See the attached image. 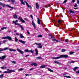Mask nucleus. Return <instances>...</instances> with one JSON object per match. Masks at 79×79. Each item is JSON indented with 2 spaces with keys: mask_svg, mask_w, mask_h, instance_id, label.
<instances>
[{
  "mask_svg": "<svg viewBox=\"0 0 79 79\" xmlns=\"http://www.w3.org/2000/svg\"><path fill=\"white\" fill-rule=\"evenodd\" d=\"M68 55H61L60 57H52V59L54 60H57V59H59L60 58H68Z\"/></svg>",
  "mask_w": 79,
  "mask_h": 79,
  "instance_id": "obj_1",
  "label": "nucleus"
},
{
  "mask_svg": "<svg viewBox=\"0 0 79 79\" xmlns=\"http://www.w3.org/2000/svg\"><path fill=\"white\" fill-rule=\"evenodd\" d=\"M35 45H38L39 46L38 47V48H41L42 47V46H41V45L42 44L41 43H35Z\"/></svg>",
  "mask_w": 79,
  "mask_h": 79,
  "instance_id": "obj_2",
  "label": "nucleus"
},
{
  "mask_svg": "<svg viewBox=\"0 0 79 79\" xmlns=\"http://www.w3.org/2000/svg\"><path fill=\"white\" fill-rule=\"evenodd\" d=\"M12 72H15V70H11L9 71V72L4 71V72H3V73H11Z\"/></svg>",
  "mask_w": 79,
  "mask_h": 79,
  "instance_id": "obj_3",
  "label": "nucleus"
},
{
  "mask_svg": "<svg viewBox=\"0 0 79 79\" xmlns=\"http://www.w3.org/2000/svg\"><path fill=\"white\" fill-rule=\"evenodd\" d=\"M8 49V48H0V53H1V52L3 51L4 50H6Z\"/></svg>",
  "mask_w": 79,
  "mask_h": 79,
  "instance_id": "obj_4",
  "label": "nucleus"
},
{
  "mask_svg": "<svg viewBox=\"0 0 79 79\" xmlns=\"http://www.w3.org/2000/svg\"><path fill=\"white\" fill-rule=\"evenodd\" d=\"M18 21L16 20L15 21L13 20V23L15 24V25H18V26H20V24L19 23H18Z\"/></svg>",
  "mask_w": 79,
  "mask_h": 79,
  "instance_id": "obj_5",
  "label": "nucleus"
},
{
  "mask_svg": "<svg viewBox=\"0 0 79 79\" xmlns=\"http://www.w3.org/2000/svg\"><path fill=\"white\" fill-rule=\"evenodd\" d=\"M17 50L19 52L21 53V54H24V52H23V51H22L21 50H20L18 48H17Z\"/></svg>",
  "mask_w": 79,
  "mask_h": 79,
  "instance_id": "obj_6",
  "label": "nucleus"
},
{
  "mask_svg": "<svg viewBox=\"0 0 79 79\" xmlns=\"http://www.w3.org/2000/svg\"><path fill=\"white\" fill-rule=\"evenodd\" d=\"M32 25L34 27V28L35 29L36 28V26H35V23L33 21V20H32Z\"/></svg>",
  "mask_w": 79,
  "mask_h": 79,
  "instance_id": "obj_7",
  "label": "nucleus"
},
{
  "mask_svg": "<svg viewBox=\"0 0 79 79\" xmlns=\"http://www.w3.org/2000/svg\"><path fill=\"white\" fill-rule=\"evenodd\" d=\"M0 5H1V6H2L3 8H5V6H6V4L4 3H2V2H0Z\"/></svg>",
  "mask_w": 79,
  "mask_h": 79,
  "instance_id": "obj_8",
  "label": "nucleus"
},
{
  "mask_svg": "<svg viewBox=\"0 0 79 79\" xmlns=\"http://www.w3.org/2000/svg\"><path fill=\"white\" fill-rule=\"evenodd\" d=\"M6 58V56L4 55L1 57L0 59L1 60H5Z\"/></svg>",
  "mask_w": 79,
  "mask_h": 79,
  "instance_id": "obj_9",
  "label": "nucleus"
},
{
  "mask_svg": "<svg viewBox=\"0 0 79 79\" xmlns=\"http://www.w3.org/2000/svg\"><path fill=\"white\" fill-rule=\"evenodd\" d=\"M7 39L10 41L11 40H12V38H11V37L9 36H7Z\"/></svg>",
  "mask_w": 79,
  "mask_h": 79,
  "instance_id": "obj_10",
  "label": "nucleus"
},
{
  "mask_svg": "<svg viewBox=\"0 0 79 79\" xmlns=\"http://www.w3.org/2000/svg\"><path fill=\"white\" fill-rule=\"evenodd\" d=\"M31 66H37V64L36 63H33L31 64Z\"/></svg>",
  "mask_w": 79,
  "mask_h": 79,
  "instance_id": "obj_11",
  "label": "nucleus"
},
{
  "mask_svg": "<svg viewBox=\"0 0 79 79\" xmlns=\"http://www.w3.org/2000/svg\"><path fill=\"white\" fill-rule=\"evenodd\" d=\"M19 42H21V43L23 44H25V41H24L21 40H19Z\"/></svg>",
  "mask_w": 79,
  "mask_h": 79,
  "instance_id": "obj_12",
  "label": "nucleus"
},
{
  "mask_svg": "<svg viewBox=\"0 0 79 79\" xmlns=\"http://www.w3.org/2000/svg\"><path fill=\"white\" fill-rule=\"evenodd\" d=\"M9 50L10 51V52H16V50L15 49H12L11 48L9 49Z\"/></svg>",
  "mask_w": 79,
  "mask_h": 79,
  "instance_id": "obj_13",
  "label": "nucleus"
},
{
  "mask_svg": "<svg viewBox=\"0 0 79 79\" xmlns=\"http://www.w3.org/2000/svg\"><path fill=\"white\" fill-rule=\"evenodd\" d=\"M46 66H47V65H41L40 67V68H45V67H46Z\"/></svg>",
  "mask_w": 79,
  "mask_h": 79,
  "instance_id": "obj_14",
  "label": "nucleus"
},
{
  "mask_svg": "<svg viewBox=\"0 0 79 79\" xmlns=\"http://www.w3.org/2000/svg\"><path fill=\"white\" fill-rule=\"evenodd\" d=\"M54 63H56V64H60V65H61V64H62L57 61H54Z\"/></svg>",
  "mask_w": 79,
  "mask_h": 79,
  "instance_id": "obj_15",
  "label": "nucleus"
},
{
  "mask_svg": "<svg viewBox=\"0 0 79 79\" xmlns=\"http://www.w3.org/2000/svg\"><path fill=\"white\" fill-rule=\"evenodd\" d=\"M37 23L38 24H40V19L39 18H37Z\"/></svg>",
  "mask_w": 79,
  "mask_h": 79,
  "instance_id": "obj_16",
  "label": "nucleus"
},
{
  "mask_svg": "<svg viewBox=\"0 0 79 79\" xmlns=\"http://www.w3.org/2000/svg\"><path fill=\"white\" fill-rule=\"evenodd\" d=\"M35 55H36L37 56L38 55L39 52L38 51V50H37V49H35Z\"/></svg>",
  "mask_w": 79,
  "mask_h": 79,
  "instance_id": "obj_17",
  "label": "nucleus"
},
{
  "mask_svg": "<svg viewBox=\"0 0 79 79\" xmlns=\"http://www.w3.org/2000/svg\"><path fill=\"white\" fill-rule=\"evenodd\" d=\"M36 6L37 9L39 8V4H38V3H36Z\"/></svg>",
  "mask_w": 79,
  "mask_h": 79,
  "instance_id": "obj_18",
  "label": "nucleus"
},
{
  "mask_svg": "<svg viewBox=\"0 0 79 79\" xmlns=\"http://www.w3.org/2000/svg\"><path fill=\"white\" fill-rule=\"evenodd\" d=\"M25 3H26L27 6L28 7V8H29L30 7V6H31L29 5V4H28V3H27V2H26V1H24Z\"/></svg>",
  "mask_w": 79,
  "mask_h": 79,
  "instance_id": "obj_19",
  "label": "nucleus"
},
{
  "mask_svg": "<svg viewBox=\"0 0 79 79\" xmlns=\"http://www.w3.org/2000/svg\"><path fill=\"white\" fill-rule=\"evenodd\" d=\"M52 40L54 42H59V41L55 39H52Z\"/></svg>",
  "mask_w": 79,
  "mask_h": 79,
  "instance_id": "obj_20",
  "label": "nucleus"
},
{
  "mask_svg": "<svg viewBox=\"0 0 79 79\" xmlns=\"http://www.w3.org/2000/svg\"><path fill=\"white\" fill-rule=\"evenodd\" d=\"M13 16L15 19H17V18H18V17L17 16V15H16V14L14 15H13Z\"/></svg>",
  "mask_w": 79,
  "mask_h": 79,
  "instance_id": "obj_21",
  "label": "nucleus"
},
{
  "mask_svg": "<svg viewBox=\"0 0 79 79\" xmlns=\"http://www.w3.org/2000/svg\"><path fill=\"white\" fill-rule=\"evenodd\" d=\"M47 69L48 71H50V72H51L52 73H53V71L50 68H48Z\"/></svg>",
  "mask_w": 79,
  "mask_h": 79,
  "instance_id": "obj_22",
  "label": "nucleus"
},
{
  "mask_svg": "<svg viewBox=\"0 0 79 79\" xmlns=\"http://www.w3.org/2000/svg\"><path fill=\"white\" fill-rule=\"evenodd\" d=\"M20 2H21V4H22V5H26L25 4V3H24V2H23V0H20Z\"/></svg>",
  "mask_w": 79,
  "mask_h": 79,
  "instance_id": "obj_23",
  "label": "nucleus"
},
{
  "mask_svg": "<svg viewBox=\"0 0 79 79\" xmlns=\"http://www.w3.org/2000/svg\"><path fill=\"white\" fill-rule=\"evenodd\" d=\"M43 58L41 57H36V60H42Z\"/></svg>",
  "mask_w": 79,
  "mask_h": 79,
  "instance_id": "obj_24",
  "label": "nucleus"
},
{
  "mask_svg": "<svg viewBox=\"0 0 79 79\" xmlns=\"http://www.w3.org/2000/svg\"><path fill=\"white\" fill-rule=\"evenodd\" d=\"M11 1L12 4H14V3L15 2V0H10Z\"/></svg>",
  "mask_w": 79,
  "mask_h": 79,
  "instance_id": "obj_25",
  "label": "nucleus"
},
{
  "mask_svg": "<svg viewBox=\"0 0 79 79\" xmlns=\"http://www.w3.org/2000/svg\"><path fill=\"white\" fill-rule=\"evenodd\" d=\"M6 6H8L9 8H11V9H13V7H12L8 5H6Z\"/></svg>",
  "mask_w": 79,
  "mask_h": 79,
  "instance_id": "obj_26",
  "label": "nucleus"
},
{
  "mask_svg": "<svg viewBox=\"0 0 79 79\" xmlns=\"http://www.w3.org/2000/svg\"><path fill=\"white\" fill-rule=\"evenodd\" d=\"M0 68H1V69H6V67L5 66H3L2 67H0Z\"/></svg>",
  "mask_w": 79,
  "mask_h": 79,
  "instance_id": "obj_27",
  "label": "nucleus"
},
{
  "mask_svg": "<svg viewBox=\"0 0 79 79\" xmlns=\"http://www.w3.org/2000/svg\"><path fill=\"white\" fill-rule=\"evenodd\" d=\"M20 36L21 38H24V36L23 35V34H20Z\"/></svg>",
  "mask_w": 79,
  "mask_h": 79,
  "instance_id": "obj_28",
  "label": "nucleus"
},
{
  "mask_svg": "<svg viewBox=\"0 0 79 79\" xmlns=\"http://www.w3.org/2000/svg\"><path fill=\"white\" fill-rule=\"evenodd\" d=\"M4 75V74H2L0 76V77H1V79H3V75Z\"/></svg>",
  "mask_w": 79,
  "mask_h": 79,
  "instance_id": "obj_29",
  "label": "nucleus"
},
{
  "mask_svg": "<svg viewBox=\"0 0 79 79\" xmlns=\"http://www.w3.org/2000/svg\"><path fill=\"white\" fill-rule=\"evenodd\" d=\"M64 77H67V78H71V77L69 76H64Z\"/></svg>",
  "mask_w": 79,
  "mask_h": 79,
  "instance_id": "obj_30",
  "label": "nucleus"
},
{
  "mask_svg": "<svg viewBox=\"0 0 79 79\" xmlns=\"http://www.w3.org/2000/svg\"><path fill=\"white\" fill-rule=\"evenodd\" d=\"M21 22H22L23 23H25V21L23 19H21Z\"/></svg>",
  "mask_w": 79,
  "mask_h": 79,
  "instance_id": "obj_31",
  "label": "nucleus"
},
{
  "mask_svg": "<svg viewBox=\"0 0 79 79\" xmlns=\"http://www.w3.org/2000/svg\"><path fill=\"white\" fill-rule=\"evenodd\" d=\"M7 27H3L1 29V30H4V29H7Z\"/></svg>",
  "mask_w": 79,
  "mask_h": 79,
  "instance_id": "obj_32",
  "label": "nucleus"
},
{
  "mask_svg": "<svg viewBox=\"0 0 79 79\" xmlns=\"http://www.w3.org/2000/svg\"><path fill=\"white\" fill-rule=\"evenodd\" d=\"M77 67H74V68L73 69V70L75 71H76V69H77Z\"/></svg>",
  "mask_w": 79,
  "mask_h": 79,
  "instance_id": "obj_33",
  "label": "nucleus"
},
{
  "mask_svg": "<svg viewBox=\"0 0 79 79\" xmlns=\"http://www.w3.org/2000/svg\"><path fill=\"white\" fill-rule=\"evenodd\" d=\"M7 39V36L5 37H2V39Z\"/></svg>",
  "mask_w": 79,
  "mask_h": 79,
  "instance_id": "obj_34",
  "label": "nucleus"
},
{
  "mask_svg": "<svg viewBox=\"0 0 79 79\" xmlns=\"http://www.w3.org/2000/svg\"><path fill=\"white\" fill-rule=\"evenodd\" d=\"M15 42H17V41H18V39L16 37H15Z\"/></svg>",
  "mask_w": 79,
  "mask_h": 79,
  "instance_id": "obj_35",
  "label": "nucleus"
},
{
  "mask_svg": "<svg viewBox=\"0 0 79 79\" xmlns=\"http://www.w3.org/2000/svg\"><path fill=\"white\" fill-rule=\"evenodd\" d=\"M75 62H76V61H72L70 62H69V63H75Z\"/></svg>",
  "mask_w": 79,
  "mask_h": 79,
  "instance_id": "obj_36",
  "label": "nucleus"
},
{
  "mask_svg": "<svg viewBox=\"0 0 79 79\" xmlns=\"http://www.w3.org/2000/svg\"><path fill=\"white\" fill-rule=\"evenodd\" d=\"M19 26H20V27L23 30H24V28H23V26H21V24H20V25H19Z\"/></svg>",
  "mask_w": 79,
  "mask_h": 79,
  "instance_id": "obj_37",
  "label": "nucleus"
},
{
  "mask_svg": "<svg viewBox=\"0 0 79 79\" xmlns=\"http://www.w3.org/2000/svg\"><path fill=\"white\" fill-rule=\"evenodd\" d=\"M70 12L71 13H74V11H73L72 10H70Z\"/></svg>",
  "mask_w": 79,
  "mask_h": 79,
  "instance_id": "obj_38",
  "label": "nucleus"
},
{
  "mask_svg": "<svg viewBox=\"0 0 79 79\" xmlns=\"http://www.w3.org/2000/svg\"><path fill=\"white\" fill-rule=\"evenodd\" d=\"M23 70H24V69L23 68H21L18 70V71H23Z\"/></svg>",
  "mask_w": 79,
  "mask_h": 79,
  "instance_id": "obj_39",
  "label": "nucleus"
},
{
  "mask_svg": "<svg viewBox=\"0 0 79 79\" xmlns=\"http://www.w3.org/2000/svg\"><path fill=\"white\" fill-rule=\"evenodd\" d=\"M24 51L25 52H29V50L27 49H26L24 50Z\"/></svg>",
  "mask_w": 79,
  "mask_h": 79,
  "instance_id": "obj_40",
  "label": "nucleus"
},
{
  "mask_svg": "<svg viewBox=\"0 0 79 79\" xmlns=\"http://www.w3.org/2000/svg\"><path fill=\"white\" fill-rule=\"evenodd\" d=\"M58 22L59 24H60V23H61V21L60 20H58Z\"/></svg>",
  "mask_w": 79,
  "mask_h": 79,
  "instance_id": "obj_41",
  "label": "nucleus"
},
{
  "mask_svg": "<svg viewBox=\"0 0 79 79\" xmlns=\"http://www.w3.org/2000/svg\"><path fill=\"white\" fill-rule=\"evenodd\" d=\"M65 51H66V50L65 49H62L61 52H65Z\"/></svg>",
  "mask_w": 79,
  "mask_h": 79,
  "instance_id": "obj_42",
  "label": "nucleus"
},
{
  "mask_svg": "<svg viewBox=\"0 0 79 79\" xmlns=\"http://www.w3.org/2000/svg\"><path fill=\"white\" fill-rule=\"evenodd\" d=\"M74 7H77V4L76 3L74 5Z\"/></svg>",
  "mask_w": 79,
  "mask_h": 79,
  "instance_id": "obj_43",
  "label": "nucleus"
},
{
  "mask_svg": "<svg viewBox=\"0 0 79 79\" xmlns=\"http://www.w3.org/2000/svg\"><path fill=\"white\" fill-rule=\"evenodd\" d=\"M38 37H42V35H40L38 36Z\"/></svg>",
  "mask_w": 79,
  "mask_h": 79,
  "instance_id": "obj_44",
  "label": "nucleus"
},
{
  "mask_svg": "<svg viewBox=\"0 0 79 79\" xmlns=\"http://www.w3.org/2000/svg\"><path fill=\"white\" fill-rule=\"evenodd\" d=\"M29 52H31L32 53H34V51L31 50L29 51Z\"/></svg>",
  "mask_w": 79,
  "mask_h": 79,
  "instance_id": "obj_45",
  "label": "nucleus"
},
{
  "mask_svg": "<svg viewBox=\"0 0 79 79\" xmlns=\"http://www.w3.org/2000/svg\"><path fill=\"white\" fill-rule=\"evenodd\" d=\"M33 69H34V68H32L29 69L30 71H32Z\"/></svg>",
  "mask_w": 79,
  "mask_h": 79,
  "instance_id": "obj_46",
  "label": "nucleus"
},
{
  "mask_svg": "<svg viewBox=\"0 0 79 79\" xmlns=\"http://www.w3.org/2000/svg\"><path fill=\"white\" fill-rule=\"evenodd\" d=\"M22 17H19V18H18V19H19H19H20V21H21V19H22Z\"/></svg>",
  "mask_w": 79,
  "mask_h": 79,
  "instance_id": "obj_47",
  "label": "nucleus"
},
{
  "mask_svg": "<svg viewBox=\"0 0 79 79\" xmlns=\"http://www.w3.org/2000/svg\"><path fill=\"white\" fill-rule=\"evenodd\" d=\"M76 74H79V70H78L77 71H76Z\"/></svg>",
  "mask_w": 79,
  "mask_h": 79,
  "instance_id": "obj_48",
  "label": "nucleus"
},
{
  "mask_svg": "<svg viewBox=\"0 0 79 79\" xmlns=\"http://www.w3.org/2000/svg\"><path fill=\"white\" fill-rule=\"evenodd\" d=\"M74 52H70V55H72V54H73Z\"/></svg>",
  "mask_w": 79,
  "mask_h": 79,
  "instance_id": "obj_49",
  "label": "nucleus"
},
{
  "mask_svg": "<svg viewBox=\"0 0 79 79\" xmlns=\"http://www.w3.org/2000/svg\"><path fill=\"white\" fill-rule=\"evenodd\" d=\"M79 32H76L75 33H74V35H75V34H77V35H78V33Z\"/></svg>",
  "mask_w": 79,
  "mask_h": 79,
  "instance_id": "obj_50",
  "label": "nucleus"
},
{
  "mask_svg": "<svg viewBox=\"0 0 79 79\" xmlns=\"http://www.w3.org/2000/svg\"><path fill=\"white\" fill-rule=\"evenodd\" d=\"M49 36H50V37H51V39H52V38H53V37L52 36V35H49Z\"/></svg>",
  "mask_w": 79,
  "mask_h": 79,
  "instance_id": "obj_51",
  "label": "nucleus"
},
{
  "mask_svg": "<svg viewBox=\"0 0 79 79\" xmlns=\"http://www.w3.org/2000/svg\"><path fill=\"white\" fill-rule=\"evenodd\" d=\"M30 17H31V18L32 19H33V16H32V15H30Z\"/></svg>",
  "mask_w": 79,
  "mask_h": 79,
  "instance_id": "obj_52",
  "label": "nucleus"
},
{
  "mask_svg": "<svg viewBox=\"0 0 79 79\" xmlns=\"http://www.w3.org/2000/svg\"><path fill=\"white\" fill-rule=\"evenodd\" d=\"M12 62L13 63H14V64H16V62L15 61H13Z\"/></svg>",
  "mask_w": 79,
  "mask_h": 79,
  "instance_id": "obj_53",
  "label": "nucleus"
},
{
  "mask_svg": "<svg viewBox=\"0 0 79 79\" xmlns=\"http://www.w3.org/2000/svg\"><path fill=\"white\" fill-rule=\"evenodd\" d=\"M65 41L66 42H69V40H68L67 39L65 40Z\"/></svg>",
  "mask_w": 79,
  "mask_h": 79,
  "instance_id": "obj_54",
  "label": "nucleus"
},
{
  "mask_svg": "<svg viewBox=\"0 0 79 79\" xmlns=\"http://www.w3.org/2000/svg\"><path fill=\"white\" fill-rule=\"evenodd\" d=\"M67 2V0H65L64 2H63V3H66V2Z\"/></svg>",
  "mask_w": 79,
  "mask_h": 79,
  "instance_id": "obj_55",
  "label": "nucleus"
},
{
  "mask_svg": "<svg viewBox=\"0 0 79 79\" xmlns=\"http://www.w3.org/2000/svg\"><path fill=\"white\" fill-rule=\"evenodd\" d=\"M24 19H25V20H26V21H28V19H27L26 18H25Z\"/></svg>",
  "mask_w": 79,
  "mask_h": 79,
  "instance_id": "obj_56",
  "label": "nucleus"
},
{
  "mask_svg": "<svg viewBox=\"0 0 79 79\" xmlns=\"http://www.w3.org/2000/svg\"><path fill=\"white\" fill-rule=\"evenodd\" d=\"M72 2H73V3H74V2H76V0H73L72 1Z\"/></svg>",
  "mask_w": 79,
  "mask_h": 79,
  "instance_id": "obj_57",
  "label": "nucleus"
},
{
  "mask_svg": "<svg viewBox=\"0 0 79 79\" xmlns=\"http://www.w3.org/2000/svg\"><path fill=\"white\" fill-rule=\"evenodd\" d=\"M77 3H78V5H79V0H77Z\"/></svg>",
  "mask_w": 79,
  "mask_h": 79,
  "instance_id": "obj_58",
  "label": "nucleus"
},
{
  "mask_svg": "<svg viewBox=\"0 0 79 79\" xmlns=\"http://www.w3.org/2000/svg\"><path fill=\"white\" fill-rule=\"evenodd\" d=\"M27 33L28 34H30V33L28 31H27Z\"/></svg>",
  "mask_w": 79,
  "mask_h": 79,
  "instance_id": "obj_59",
  "label": "nucleus"
},
{
  "mask_svg": "<svg viewBox=\"0 0 79 79\" xmlns=\"http://www.w3.org/2000/svg\"><path fill=\"white\" fill-rule=\"evenodd\" d=\"M7 69V71H8V72H9V71H11V70H10V69Z\"/></svg>",
  "mask_w": 79,
  "mask_h": 79,
  "instance_id": "obj_60",
  "label": "nucleus"
},
{
  "mask_svg": "<svg viewBox=\"0 0 79 79\" xmlns=\"http://www.w3.org/2000/svg\"><path fill=\"white\" fill-rule=\"evenodd\" d=\"M16 35H19V33H16Z\"/></svg>",
  "mask_w": 79,
  "mask_h": 79,
  "instance_id": "obj_61",
  "label": "nucleus"
},
{
  "mask_svg": "<svg viewBox=\"0 0 79 79\" xmlns=\"http://www.w3.org/2000/svg\"><path fill=\"white\" fill-rule=\"evenodd\" d=\"M29 74H25L26 76H29Z\"/></svg>",
  "mask_w": 79,
  "mask_h": 79,
  "instance_id": "obj_62",
  "label": "nucleus"
},
{
  "mask_svg": "<svg viewBox=\"0 0 79 79\" xmlns=\"http://www.w3.org/2000/svg\"><path fill=\"white\" fill-rule=\"evenodd\" d=\"M7 32H11V31L9 30L7 31Z\"/></svg>",
  "mask_w": 79,
  "mask_h": 79,
  "instance_id": "obj_63",
  "label": "nucleus"
},
{
  "mask_svg": "<svg viewBox=\"0 0 79 79\" xmlns=\"http://www.w3.org/2000/svg\"><path fill=\"white\" fill-rule=\"evenodd\" d=\"M29 55H27L25 56V57H27V56H29Z\"/></svg>",
  "mask_w": 79,
  "mask_h": 79,
  "instance_id": "obj_64",
  "label": "nucleus"
}]
</instances>
